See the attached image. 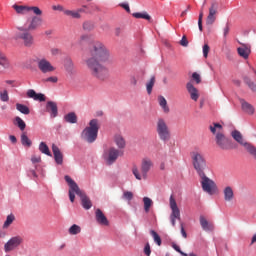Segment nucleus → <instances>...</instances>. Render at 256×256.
I'll return each mask as SVG.
<instances>
[{"label": "nucleus", "instance_id": "obj_62", "mask_svg": "<svg viewBox=\"0 0 256 256\" xmlns=\"http://www.w3.org/2000/svg\"><path fill=\"white\" fill-rule=\"evenodd\" d=\"M9 139H10L11 143H17V137L10 135Z\"/></svg>", "mask_w": 256, "mask_h": 256}, {"label": "nucleus", "instance_id": "obj_55", "mask_svg": "<svg viewBox=\"0 0 256 256\" xmlns=\"http://www.w3.org/2000/svg\"><path fill=\"white\" fill-rule=\"evenodd\" d=\"M180 229H181L182 237H184V239H187V232L185 231V227L183 226V223H180Z\"/></svg>", "mask_w": 256, "mask_h": 256}, {"label": "nucleus", "instance_id": "obj_51", "mask_svg": "<svg viewBox=\"0 0 256 256\" xmlns=\"http://www.w3.org/2000/svg\"><path fill=\"white\" fill-rule=\"evenodd\" d=\"M180 45L182 47H188L189 46V41L187 40V36H183L182 39L180 40Z\"/></svg>", "mask_w": 256, "mask_h": 256}, {"label": "nucleus", "instance_id": "obj_3", "mask_svg": "<svg viewBox=\"0 0 256 256\" xmlns=\"http://www.w3.org/2000/svg\"><path fill=\"white\" fill-rule=\"evenodd\" d=\"M99 134V120L92 119L81 133V138L87 143H95L97 141V135Z\"/></svg>", "mask_w": 256, "mask_h": 256}, {"label": "nucleus", "instance_id": "obj_64", "mask_svg": "<svg viewBox=\"0 0 256 256\" xmlns=\"http://www.w3.org/2000/svg\"><path fill=\"white\" fill-rule=\"evenodd\" d=\"M233 83L236 85V87H241V80H233Z\"/></svg>", "mask_w": 256, "mask_h": 256}, {"label": "nucleus", "instance_id": "obj_54", "mask_svg": "<svg viewBox=\"0 0 256 256\" xmlns=\"http://www.w3.org/2000/svg\"><path fill=\"white\" fill-rule=\"evenodd\" d=\"M144 253L146 256H151V245H149V243H146L144 247Z\"/></svg>", "mask_w": 256, "mask_h": 256}, {"label": "nucleus", "instance_id": "obj_42", "mask_svg": "<svg viewBox=\"0 0 256 256\" xmlns=\"http://www.w3.org/2000/svg\"><path fill=\"white\" fill-rule=\"evenodd\" d=\"M68 233L70 235H79V233H81V227L77 224H74L69 228Z\"/></svg>", "mask_w": 256, "mask_h": 256}, {"label": "nucleus", "instance_id": "obj_37", "mask_svg": "<svg viewBox=\"0 0 256 256\" xmlns=\"http://www.w3.org/2000/svg\"><path fill=\"white\" fill-rule=\"evenodd\" d=\"M207 4V0H204L202 9L200 10L199 17H198V27L199 31H203V7Z\"/></svg>", "mask_w": 256, "mask_h": 256}, {"label": "nucleus", "instance_id": "obj_13", "mask_svg": "<svg viewBox=\"0 0 256 256\" xmlns=\"http://www.w3.org/2000/svg\"><path fill=\"white\" fill-rule=\"evenodd\" d=\"M170 209L172 211L171 215H170V221H171V225L172 227H175L176 225V219L178 221H181V210H179V207L177 206V201H175V198L172 196H170Z\"/></svg>", "mask_w": 256, "mask_h": 256}, {"label": "nucleus", "instance_id": "obj_40", "mask_svg": "<svg viewBox=\"0 0 256 256\" xmlns=\"http://www.w3.org/2000/svg\"><path fill=\"white\" fill-rule=\"evenodd\" d=\"M0 65L4 69H9V60L7 59V56L0 52Z\"/></svg>", "mask_w": 256, "mask_h": 256}, {"label": "nucleus", "instance_id": "obj_57", "mask_svg": "<svg viewBox=\"0 0 256 256\" xmlns=\"http://www.w3.org/2000/svg\"><path fill=\"white\" fill-rule=\"evenodd\" d=\"M120 6H122V8L125 9L127 13H131V8L129 7V4L123 3V4H120Z\"/></svg>", "mask_w": 256, "mask_h": 256}, {"label": "nucleus", "instance_id": "obj_36", "mask_svg": "<svg viewBox=\"0 0 256 256\" xmlns=\"http://www.w3.org/2000/svg\"><path fill=\"white\" fill-rule=\"evenodd\" d=\"M16 109H17V111L22 113V115H29V113H31V110H29V107H27L23 104H20V103L16 104Z\"/></svg>", "mask_w": 256, "mask_h": 256}, {"label": "nucleus", "instance_id": "obj_33", "mask_svg": "<svg viewBox=\"0 0 256 256\" xmlns=\"http://www.w3.org/2000/svg\"><path fill=\"white\" fill-rule=\"evenodd\" d=\"M14 125H16V127H18L20 131H25V128L27 127L25 121H23V119H21V117L19 116L15 117Z\"/></svg>", "mask_w": 256, "mask_h": 256}, {"label": "nucleus", "instance_id": "obj_29", "mask_svg": "<svg viewBox=\"0 0 256 256\" xmlns=\"http://www.w3.org/2000/svg\"><path fill=\"white\" fill-rule=\"evenodd\" d=\"M158 103H159L161 109L163 110V113L168 114L171 111L169 109V105H167V99H165V97L159 96L158 97Z\"/></svg>", "mask_w": 256, "mask_h": 256}, {"label": "nucleus", "instance_id": "obj_41", "mask_svg": "<svg viewBox=\"0 0 256 256\" xmlns=\"http://www.w3.org/2000/svg\"><path fill=\"white\" fill-rule=\"evenodd\" d=\"M155 86V76H152L146 84V90L148 95H151L153 93V87Z\"/></svg>", "mask_w": 256, "mask_h": 256}, {"label": "nucleus", "instance_id": "obj_5", "mask_svg": "<svg viewBox=\"0 0 256 256\" xmlns=\"http://www.w3.org/2000/svg\"><path fill=\"white\" fill-rule=\"evenodd\" d=\"M153 167V160L150 158H144L141 161L140 171L137 165H134L132 167V173L137 179V181H141L142 179H147V174L151 171V168Z\"/></svg>", "mask_w": 256, "mask_h": 256}, {"label": "nucleus", "instance_id": "obj_31", "mask_svg": "<svg viewBox=\"0 0 256 256\" xmlns=\"http://www.w3.org/2000/svg\"><path fill=\"white\" fill-rule=\"evenodd\" d=\"M135 19H145L146 21H151V15L147 12H136L132 14Z\"/></svg>", "mask_w": 256, "mask_h": 256}, {"label": "nucleus", "instance_id": "obj_34", "mask_svg": "<svg viewBox=\"0 0 256 256\" xmlns=\"http://www.w3.org/2000/svg\"><path fill=\"white\" fill-rule=\"evenodd\" d=\"M21 143L24 147H31V145H33V142L31 139H29V136H27V132H23L21 134Z\"/></svg>", "mask_w": 256, "mask_h": 256}, {"label": "nucleus", "instance_id": "obj_47", "mask_svg": "<svg viewBox=\"0 0 256 256\" xmlns=\"http://www.w3.org/2000/svg\"><path fill=\"white\" fill-rule=\"evenodd\" d=\"M89 39H91V35L83 34V35L80 36L78 43L80 45H83L85 42L89 41Z\"/></svg>", "mask_w": 256, "mask_h": 256}, {"label": "nucleus", "instance_id": "obj_38", "mask_svg": "<svg viewBox=\"0 0 256 256\" xmlns=\"http://www.w3.org/2000/svg\"><path fill=\"white\" fill-rule=\"evenodd\" d=\"M39 151H41L44 155H48V157H51V151L49 150V146H47L45 142L40 143Z\"/></svg>", "mask_w": 256, "mask_h": 256}, {"label": "nucleus", "instance_id": "obj_26", "mask_svg": "<svg viewBox=\"0 0 256 256\" xmlns=\"http://www.w3.org/2000/svg\"><path fill=\"white\" fill-rule=\"evenodd\" d=\"M240 103H241L242 111H244V113H247V115H253V113H255V108L249 102L241 99Z\"/></svg>", "mask_w": 256, "mask_h": 256}, {"label": "nucleus", "instance_id": "obj_44", "mask_svg": "<svg viewBox=\"0 0 256 256\" xmlns=\"http://www.w3.org/2000/svg\"><path fill=\"white\" fill-rule=\"evenodd\" d=\"M150 234H151V236L153 237V239H154V241L156 242V244L158 245V247H161V243H162V241H161V236H159V234H157V233L155 232V230H151V231H150Z\"/></svg>", "mask_w": 256, "mask_h": 256}, {"label": "nucleus", "instance_id": "obj_59", "mask_svg": "<svg viewBox=\"0 0 256 256\" xmlns=\"http://www.w3.org/2000/svg\"><path fill=\"white\" fill-rule=\"evenodd\" d=\"M229 31H230L229 24H227V25L224 27V30H223V35H224V37H227V35H229Z\"/></svg>", "mask_w": 256, "mask_h": 256}, {"label": "nucleus", "instance_id": "obj_63", "mask_svg": "<svg viewBox=\"0 0 256 256\" xmlns=\"http://www.w3.org/2000/svg\"><path fill=\"white\" fill-rule=\"evenodd\" d=\"M189 9H191V6H187V9L184 10L182 13H181V17H185V15H187V11H189Z\"/></svg>", "mask_w": 256, "mask_h": 256}, {"label": "nucleus", "instance_id": "obj_43", "mask_svg": "<svg viewBox=\"0 0 256 256\" xmlns=\"http://www.w3.org/2000/svg\"><path fill=\"white\" fill-rule=\"evenodd\" d=\"M244 83L251 89V91H256V84L251 81V78L244 77Z\"/></svg>", "mask_w": 256, "mask_h": 256}, {"label": "nucleus", "instance_id": "obj_52", "mask_svg": "<svg viewBox=\"0 0 256 256\" xmlns=\"http://www.w3.org/2000/svg\"><path fill=\"white\" fill-rule=\"evenodd\" d=\"M31 161H32L33 165H35L36 163H41V156L33 155L31 157Z\"/></svg>", "mask_w": 256, "mask_h": 256}, {"label": "nucleus", "instance_id": "obj_6", "mask_svg": "<svg viewBox=\"0 0 256 256\" xmlns=\"http://www.w3.org/2000/svg\"><path fill=\"white\" fill-rule=\"evenodd\" d=\"M156 133L160 139V141H170L171 140V130L169 129V125H167V121L163 118H158L156 122Z\"/></svg>", "mask_w": 256, "mask_h": 256}, {"label": "nucleus", "instance_id": "obj_21", "mask_svg": "<svg viewBox=\"0 0 256 256\" xmlns=\"http://www.w3.org/2000/svg\"><path fill=\"white\" fill-rule=\"evenodd\" d=\"M46 111L50 113V117L55 118L58 115V108H57V103L53 101H48L46 104Z\"/></svg>", "mask_w": 256, "mask_h": 256}, {"label": "nucleus", "instance_id": "obj_22", "mask_svg": "<svg viewBox=\"0 0 256 256\" xmlns=\"http://www.w3.org/2000/svg\"><path fill=\"white\" fill-rule=\"evenodd\" d=\"M223 195L224 201H226V203H231V201L235 199V192H233V188L231 186H227L224 188Z\"/></svg>", "mask_w": 256, "mask_h": 256}, {"label": "nucleus", "instance_id": "obj_46", "mask_svg": "<svg viewBox=\"0 0 256 256\" xmlns=\"http://www.w3.org/2000/svg\"><path fill=\"white\" fill-rule=\"evenodd\" d=\"M0 99L4 103H7V101H9V92H7V90H3L2 92H0Z\"/></svg>", "mask_w": 256, "mask_h": 256}, {"label": "nucleus", "instance_id": "obj_58", "mask_svg": "<svg viewBox=\"0 0 256 256\" xmlns=\"http://www.w3.org/2000/svg\"><path fill=\"white\" fill-rule=\"evenodd\" d=\"M130 84L135 87L137 85V77L131 76L130 77Z\"/></svg>", "mask_w": 256, "mask_h": 256}, {"label": "nucleus", "instance_id": "obj_20", "mask_svg": "<svg viewBox=\"0 0 256 256\" xmlns=\"http://www.w3.org/2000/svg\"><path fill=\"white\" fill-rule=\"evenodd\" d=\"M52 153L54 155V159L57 165H63V153L59 149V147L55 144L52 145Z\"/></svg>", "mask_w": 256, "mask_h": 256}, {"label": "nucleus", "instance_id": "obj_48", "mask_svg": "<svg viewBox=\"0 0 256 256\" xmlns=\"http://www.w3.org/2000/svg\"><path fill=\"white\" fill-rule=\"evenodd\" d=\"M43 83H57V81H59V78H57V76H51L48 78H44Z\"/></svg>", "mask_w": 256, "mask_h": 256}, {"label": "nucleus", "instance_id": "obj_15", "mask_svg": "<svg viewBox=\"0 0 256 256\" xmlns=\"http://www.w3.org/2000/svg\"><path fill=\"white\" fill-rule=\"evenodd\" d=\"M37 66L41 73H53V71H55V66H53L47 58L38 59Z\"/></svg>", "mask_w": 256, "mask_h": 256}, {"label": "nucleus", "instance_id": "obj_60", "mask_svg": "<svg viewBox=\"0 0 256 256\" xmlns=\"http://www.w3.org/2000/svg\"><path fill=\"white\" fill-rule=\"evenodd\" d=\"M173 249H175L177 253H180V255H183V251H181V248L177 244L173 245Z\"/></svg>", "mask_w": 256, "mask_h": 256}, {"label": "nucleus", "instance_id": "obj_23", "mask_svg": "<svg viewBox=\"0 0 256 256\" xmlns=\"http://www.w3.org/2000/svg\"><path fill=\"white\" fill-rule=\"evenodd\" d=\"M199 221L203 231H214L215 225L207 221V218H205V216H200Z\"/></svg>", "mask_w": 256, "mask_h": 256}, {"label": "nucleus", "instance_id": "obj_32", "mask_svg": "<svg viewBox=\"0 0 256 256\" xmlns=\"http://www.w3.org/2000/svg\"><path fill=\"white\" fill-rule=\"evenodd\" d=\"M66 123L75 124L77 123V114L75 112H70L64 116Z\"/></svg>", "mask_w": 256, "mask_h": 256}, {"label": "nucleus", "instance_id": "obj_49", "mask_svg": "<svg viewBox=\"0 0 256 256\" xmlns=\"http://www.w3.org/2000/svg\"><path fill=\"white\" fill-rule=\"evenodd\" d=\"M192 79H193V81H195V83L197 85H199V83H201V75H199V73H197V72H194L192 74Z\"/></svg>", "mask_w": 256, "mask_h": 256}, {"label": "nucleus", "instance_id": "obj_24", "mask_svg": "<svg viewBox=\"0 0 256 256\" xmlns=\"http://www.w3.org/2000/svg\"><path fill=\"white\" fill-rule=\"evenodd\" d=\"M237 51L240 57H243V59H249V55H251V46L243 44L237 49Z\"/></svg>", "mask_w": 256, "mask_h": 256}, {"label": "nucleus", "instance_id": "obj_56", "mask_svg": "<svg viewBox=\"0 0 256 256\" xmlns=\"http://www.w3.org/2000/svg\"><path fill=\"white\" fill-rule=\"evenodd\" d=\"M121 33H123V28H121V27L115 28L114 34L116 37H120Z\"/></svg>", "mask_w": 256, "mask_h": 256}, {"label": "nucleus", "instance_id": "obj_25", "mask_svg": "<svg viewBox=\"0 0 256 256\" xmlns=\"http://www.w3.org/2000/svg\"><path fill=\"white\" fill-rule=\"evenodd\" d=\"M27 97H29V99H34V101H40V102L45 101V95L41 93L37 94V92H35V90L33 89H29L27 91Z\"/></svg>", "mask_w": 256, "mask_h": 256}, {"label": "nucleus", "instance_id": "obj_9", "mask_svg": "<svg viewBox=\"0 0 256 256\" xmlns=\"http://www.w3.org/2000/svg\"><path fill=\"white\" fill-rule=\"evenodd\" d=\"M18 31L23 32H17L14 35L15 41H19L21 39L25 47H32L35 40L33 39V35L29 32V30H24L22 27H19Z\"/></svg>", "mask_w": 256, "mask_h": 256}, {"label": "nucleus", "instance_id": "obj_12", "mask_svg": "<svg viewBox=\"0 0 256 256\" xmlns=\"http://www.w3.org/2000/svg\"><path fill=\"white\" fill-rule=\"evenodd\" d=\"M231 136L237 141V143L242 145L248 153L254 155L256 159V149L250 143L245 142V140L243 139V135H241V132H239L238 130H234L232 131Z\"/></svg>", "mask_w": 256, "mask_h": 256}, {"label": "nucleus", "instance_id": "obj_39", "mask_svg": "<svg viewBox=\"0 0 256 256\" xmlns=\"http://www.w3.org/2000/svg\"><path fill=\"white\" fill-rule=\"evenodd\" d=\"M143 203H144L145 213H149V210L151 209V206L153 205V200H151V198H149V197H144Z\"/></svg>", "mask_w": 256, "mask_h": 256}, {"label": "nucleus", "instance_id": "obj_17", "mask_svg": "<svg viewBox=\"0 0 256 256\" xmlns=\"http://www.w3.org/2000/svg\"><path fill=\"white\" fill-rule=\"evenodd\" d=\"M119 155H123V152H121L120 150H117L114 147H111L110 149H108V151L106 152L107 164L113 165V163H115L119 158Z\"/></svg>", "mask_w": 256, "mask_h": 256}, {"label": "nucleus", "instance_id": "obj_18", "mask_svg": "<svg viewBox=\"0 0 256 256\" xmlns=\"http://www.w3.org/2000/svg\"><path fill=\"white\" fill-rule=\"evenodd\" d=\"M82 13H87V6H82L77 10H64V15H67V17H72V19H81Z\"/></svg>", "mask_w": 256, "mask_h": 256}, {"label": "nucleus", "instance_id": "obj_10", "mask_svg": "<svg viewBox=\"0 0 256 256\" xmlns=\"http://www.w3.org/2000/svg\"><path fill=\"white\" fill-rule=\"evenodd\" d=\"M23 242H24L23 236L21 235L12 236L4 244V252L11 253V251H15V249H19Z\"/></svg>", "mask_w": 256, "mask_h": 256}, {"label": "nucleus", "instance_id": "obj_50", "mask_svg": "<svg viewBox=\"0 0 256 256\" xmlns=\"http://www.w3.org/2000/svg\"><path fill=\"white\" fill-rule=\"evenodd\" d=\"M209 51H211V48L209 47V44H204V46H203V55H204L205 59H207V57H209Z\"/></svg>", "mask_w": 256, "mask_h": 256}, {"label": "nucleus", "instance_id": "obj_35", "mask_svg": "<svg viewBox=\"0 0 256 256\" xmlns=\"http://www.w3.org/2000/svg\"><path fill=\"white\" fill-rule=\"evenodd\" d=\"M209 129L213 135H217V133H221L223 131V126L219 123H213V125L209 126Z\"/></svg>", "mask_w": 256, "mask_h": 256}, {"label": "nucleus", "instance_id": "obj_30", "mask_svg": "<svg viewBox=\"0 0 256 256\" xmlns=\"http://www.w3.org/2000/svg\"><path fill=\"white\" fill-rule=\"evenodd\" d=\"M15 222V214L11 213L6 217V220L4 221V224L2 226L3 229H9L11 225Z\"/></svg>", "mask_w": 256, "mask_h": 256}, {"label": "nucleus", "instance_id": "obj_19", "mask_svg": "<svg viewBox=\"0 0 256 256\" xmlns=\"http://www.w3.org/2000/svg\"><path fill=\"white\" fill-rule=\"evenodd\" d=\"M186 89L190 94V99H192V101L199 100V90H197V88H195V86L191 82L187 83Z\"/></svg>", "mask_w": 256, "mask_h": 256}, {"label": "nucleus", "instance_id": "obj_14", "mask_svg": "<svg viewBox=\"0 0 256 256\" xmlns=\"http://www.w3.org/2000/svg\"><path fill=\"white\" fill-rule=\"evenodd\" d=\"M219 14V2L212 1L208 8V16L206 18V25H213L217 21V15Z\"/></svg>", "mask_w": 256, "mask_h": 256}, {"label": "nucleus", "instance_id": "obj_27", "mask_svg": "<svg viewBox=\"0 0 256 256\" xmlns=\"http://www.w3.org/2000/svg\"><path fill=\"white\" fill-rule=\"evenodd\" d=\"M96 221L100 225H109V220H107V217L103 214L101 209H96Z\"/></svg>", "mask_w": 256, "mask_h": 256}, {"label": "nucleus", "instance_id": "obj_2", "mask_svg": "<svg viewBox=\"0 0 256 256\" xmlns=\"http://www.w3.org/2000/svg\"><path fill=\"white\" fill-rule=\"evenodd\" d=\"M65 181L68 183V193H69V199L71 203H75V195H78L80 197L81 202H82V207L86 210L91 209L93 207V203H91V199L87 197L85 192L79 188V185L73 180L70 176H65Z\"/></svg>", "mask_w": 256, "mask_h": 256}, {"label": "nucleus", "instance_id": "obj_8", "mask_svg": "<svg viewBox=\"0 0 256 256\" xmlns=\"http://www.w3.org/2000/svg\"><path fill=\"white\" fill-rule=\"evenodd\" d=\"M12 9L16 11L17 15H27V13H33V15H43V10L37 6L17 5L14 4Z\"/></svg>", "mask_w": 256, "mask_h": 256}, {"label": "nucleus", "instance_id": "obj_7", "mask_svg": "<svg viewBox=\"0 0 256 256\" xmlns=\"http://www.w3.org/2000/svg\"><path fill=\"white\" fill-rule=\"evenodd\" d=\"M198 177H200V179H201L200 183H201V187H202V190L204 191V193H207L208 195H215V193H217V191H219L215 181H213L211 178L207 177L206 174H202Z\"/></svg>", "mask_w": 256, "mask_h": 256}, {"label": "nucleus", "instance_id": "obj_16", "mask_svg": "<svg viewBox=\"0 0 256 256\" xmlns=\"http://www.w3.org/2000/svg\"><path fill=\"white\" fill-rule=\"evenodd\" d=\"M27 23V31H37L43 25V18H41V15H35L29 18Z\"/></svg>", "mask_w": 256, "mask_h": 256}, {"label": "nucleus", "instance_id": "obj_1", "mask_svg": "<svg viewBox=\"0 0 256 256\" xmlns=\"http://www.w3.org/2000/svg\"><path fill=\"white\" fill-rule=\"evenodd\" d=\"M89 57L85 60V65L92 77L98 81H107L109 79V68L103 65L111 59L109 49L103 42L94 41L89 46Z\"/></svg>", "mask_w": 256, "mask_h": 256}, {"label": "nucleus", "instance_id": "obj_28", "mask_svg": "<svg viewBox=\"0 0 256 256\" xmlns=\"http://www.w3.org/2000/svg\"><path fill=\"white\" fill-rule=\"evenodd\" d=\"M114 143L118 147V149H125L127 143L125 142V138L121 136V134H116L114 136Z\"/></svg>", "mask_w": 256, "mask_h": 256}, {"label": "nucleus", "instance_id": "obj_61", "mask_svg": "<svg viewBox=\"0 0 256 256\" xmlns=\"http://www.w3.org/2000/svg\"><path fill=\"white\" fill-rule=\"evenodd\" d=\"M52 9L54 11H65V10H63V6H61V5L53 6Z\"/></svg>", "mask_w": 256, "mask_h": 256}, {"label": "nucleus", "instance_id": "obj_45", "mask_svg": "<svg viewBox=\"0 0 256 256\" xmlns=\"http://www.w3.org/2000/svg\"><path fill=\"white\" fill-rule=\"evenodd\" d=\"M82 27L84 31H93L95 29V25L91 21H85Z\"/></svg>", "mask_w": 256, "mask_h": 256}, {"label": "nucleus", "instance_id": "obj_11", "mask_svg": "<svg viewBox=\"0 0 256 256\" xmlns=\"http://www.w3.org/2000/svg\"><path fill=\"white\" fill-rule=\"evenodd\" d=\"M215 143L219 149L222 151H229L233 149L231 145V139L227 138L223 132H217L215 135Z\"/></svg>", "mask_w": 256, "mask_h": 256}, {"label": "nucleus", "instance_id": "obj_4", "mask_svg": "<svg viewBox=\"0 0 256 256\" xmlns=\"http://www.w3.org/2000/svg\"><path fill=\"white\" fill-rule=\"evenodd\" d=\"M192 165L197 172L198 176L204 175L205 171L209 169L207 166V160H205V156L199 151L191 152Z\"/></svg>", "mask_w": 256, "mask_h": 256}, {"label": "nucleus", "instance_id": "obj_53", "mask_svg": "<svg viewBox=\"0 0 256 256\" xmlns=\"http://www.w3.org/2000/svg\"><path fill=\"white\" fill-rule=\"evenodd\" d=\"M124 199H127V201H131L133 199V192L126 191L123 194Z\"/></svg>", "mask_w": 256, "mask_h": 256}]
</instances>
